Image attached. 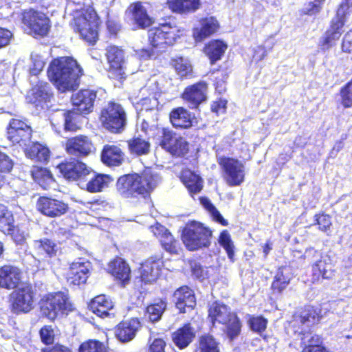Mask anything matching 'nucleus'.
I'll return each mask as SVG.
<instances>
[{
	"label": "nucleus",
	"instance_id": "nucleus-38",
	"mask_svg": "<svg viewBox=\"0 0 352 352\" xmlns=\"http://www.w3.org/2000/svg\"><path fill=\"white\" fill-rule=\"evenodd\" d=\"M224 329L223 331L229 339L230 342L235 340L241 333V322L234 312H228L223 319Z\"/></svg>",
	"mask_w": 352,
	"mask_h": 352
},
{
	"label": "nucleus",
	"instance_id": "nucleus-32",
	"mask_svg": "<svg viewBox=\"0 0 352 352\" xmlns=\"http://www.w3.org/2000/svg\"><path fill=\"white\" fill-rule=\"evenodd\" d=\"M161 267L156 261L146 260L139 268V278L144 284H151L155 282L160 276Z\"/></svg>",
	"mask_w": 352,
	"mask_h": 352
},
{
	"label": "nucleus",
	"instance_id": "nucleus-1",
	"mask_svg": "<svg viewBox=\"0 0 352 352\" xmlns=\"http://www.w3.org/2000/svg\"><path fill=\"white\" fill-rule=\"evenodd\" d=\"M161 181L158 173L149 168L142 172L125 174L120 176L116 182L119 194L126 199H146Z\"/></svg>",
	"mask_w": 352,
	"mask_h": 352
},
{
	"label": "nucleus",
	"instance_id": "nucleus-64",
	"mask_svg": "<svg viewBox=\"0 0 352 352\" xmlns=\"http://www.w3.org/2000/svg\"><path fill=\"white\" fill-rule=\"evenodd\" d=\"M107 32L110 38H116L121 30V25L119 23L112 19H107L106 21Z\"/></svg>",
	"mask_w": 352,
	"mask_h": 352
},
{
	"label": "nucleus",
	"instance_id": "nucleus-23",
	"mask_svg": "<svg viewBox=\"0 0 352 352\" xmlns=\"http://www.w3.org/2000/svg\"><path fill=\"white\" fill-rule=\"evenodd\" d=\"M346 6L343 5L338 9L336 16L331 20L330 28L323 36V44H332L340 38L348 15L345 14Z\"/></svg>",
	"mask_w": 352,
	"mask_h": 352
},
{
	"label": "nucleus",
	"instance_id": "nucleus-49",
	"mask_svg": "<svg viewBox=\"0 0 352 352\" xmlns=\"http://www.w3.org/2000/svg\"><path fill=\"white\" fill-rule=\"evenodd\" d=\"M177 133L168 128H162L161 130V135L159 138V145L168 152L170 148L174 144V142L178 138Z\"/></svg>",
	"mask_w": 352,
	"mask_h": 352
},
{
	"label": "nucleus",
	"instance_id": "nucleus-33",
	"mask_svg": "<svg viewBox=\"0 0 352 352\" xmlns=\"http://www.w3.org/2000/svg\"><path fill=\"white\" fill-rule=\"evenodd\" d=\"M25 147L24 152L28 158L43 164L49 162L51 151L46 144L34 142Z\"/></svg>",
	"mask_w": 352,
	"mask_h": 352
},
{
	"label": "nucleus",
	"instance_id": "nucleus-15",
	"mask_svg": "<svg viewBox=\"0 0 352 352\" xmlns=\"http://www.w3.org/2000/svg\"><path fill=\"white\" fill-rule=\"evenodd\" d=\"M98 91L91 88H82L72 94V107L79 115L85 116L93 112Z\"/></svg>",
	"mask_w": 352,
	"mask_h": 352
},
{
	"label": "nucleus",
	"instance_id": "nucleus-41",
	"mask_svg": "<svg viewBox=\"0 0 352 352\" xmlns=\"http://www.w3.org/2000/svg\"><path fill=\"white\" fill-rule=\"evenodd\" d=\"M292 278L291 269L289 267H280L272 284V289L278 293H281L289 285Z\"/></svg>",
	"mask_w": 352,
	"mask_h": 352
},
{
	"label": "nucleus",
	"instance_id": "nucleus-62",
	"mask_svg": "<svg viewBox=\"0 0 352 352\" xmlns=\"http://www.w3.org/2000/svg\"><path fill=\"white\" fill-rule=\"evenodd\" d=\"M149 229L159 241L170 232L168 228L158 222L151 226Z\"/></svg>",
	"mask_w": 352,
	"mask_h": 352
},
{
	"label": "nucleus",
	"instance_id": "nucleus-61",
	"mask_svg": "<svg viewBox=\"0 0 352 352\" xmlns=\"http://www.w3.org/2000/svg\"><path fill=\"white\" fill-rule=\"evenodd\" d=\"M204 52L210 59L211 64H214L220 59V45H205Z\"/></svg>",
	"mask_w": 352,
	"mask_h": 352
},
{
	"label": "nucleus",
	"instance_id": "nucleus-43",
	"mask_svg": "<svg viewBox=\"0 0 352 352\" xmlns=\"http://www.w3.org/2000/svg\"><path fill=\"white\" fill-rule=\"evenodd\" d=\"M166 298H158L156 302L148 305L146 309V314L151 322H157L162 318L167 308Z\"/></svg>",
	"mask_w": 352,
	"mask_h": 352
},
{
	"label": "nucleus",
	"instance_id": "nucleus-58",
	"mask_svg": "<svg viewBox=\"0 0 352 352\" xmlns=\"http://www.w3.org/2000/svg\"><path fill=\"white\" fill-rule=\"evenodd\" d=\"M157 45H149L147 47H142L135 50V56L140 60H147L156 58Z\"/></svg>",
	"mask_w": 352,
	"mask_h": 352
},
{
	"label": "nucleus",
	"instance_id": "nucleus-60",
	"mask_svg": "<svg viewBox=\"0 0 352 352\" xmlns=\"http://www.w3.org/2000/svg\"><path fill=\"white\" fill-rule=\"evenodd\" d=\"M3 232L10 234L16 245H22L25 241L24 232L16 227L14 223L9 230H4Z\"/></svg>",
	"mask_w": 352,
	"mask_h": 352
},
{
	"label": "nucleus",
	"instance_id": "nucleus-30",
	"mask_svg": "<svg viewBox=\"0 0 352 352\" xmlns=\"http://www.w3.org/2000/svg\"><path fill=\"white\" fill-rule=\"evenodd\" d=\"M195 338V332L190 322L183 324L171 334L174 344L179 349L187 348Z\"/></svg>",
	"mask_w": 352,
	"mask_h": 352
},
{
	"label": "nucleus",
	"instance_id": "nucleus-37",
	"mask_svg": "<svg viewBox=\"0 0 352 352\" xmlns=\"http://www.w3.org/2000/svg\"><path fill=\"white\" fill-rule=\"evenodd\" d=\"M166 5L173 13L186 14L198 10L201 3L200 0H167Z\"/></svg>",
	"mask_w": 352,
	"mask_h": 352
},
{
	"label": "nucleus",
	"instance_id": "nucleus-50",
	"mask_svg": "<svg viewBox=\"0 0 352 352\" xmlns=\"http://www.w3.org/2000/svg\"><path fill=\"white\" fill-rule=\"evenodd\" d=\"M160 243L164 251L170 254H178L181 249L179 241L170 232L160 241Z\"/></svg>",
	"mask_w": 352,
	"mask_h": 352
},
{
	"label": "nucleus",
	"instance_id": "nucleus-17",
	"mask_svg": "<svg viewBox=\"0 0 352 352\" xmlns=\"http://www.w3.org/2000/svg\"><path fill=\"white\" fill-rule=\"evenodd\" d=\"M221 166L225 172L224 179L230 186H239L244 182L245 166L240 161L221 157Z\"/></svg>",
	"mask_w": 352,
	"mask_h": 352
},
{
	"label": "nucleus",
	"instance_id": "nucleus-25",
	"mask_svg": "<svg viewBox=\"0 0 352 352\" xmlns=\"http://www.w3.org/2000/svg\"><path fill=\"white\" fill-rule=\"evenodd\" d=\"M115 304L110 296L99 294L94 297L89 302V310L101 318L113 316Z\"/></svg>",
	"mask_w": 352,
	"mask_h": 352
},
{
	"label": "nucleus",
	"instance_id": "nucleus-24",
	"mask_svg": "<svg viewBox=\"0 0 352 352\" xmlns=\"http://www.w3.org/2000/svg\"><path fill=\"white\" fill-rule=\"evenodd\" d=\"M140 327L141 323L139 319L137 318H131L120 321L114 327V333L119 341L125 343L135 338Z\"/></svg>",
	"mask_w": 352,
	"mask_h": 352
},
{
	"label": "nucleus",
	"instance_id": "nucleus-29",
	"mask_svg": "<svg viewBox=\"0 0 352 352\" xmlns=\"http://www.w3.org/2000/svg\"><path fill=\"white\" fill-rule=\"evenodd\" d=\"M53 92L50 84L38 80L30 89V102L35 106H41L50 102Z\"/></svg>",
	"mask_w": 352,
	"mask_h": 352
},
{
	"label": "nucleus",
	"instance_id": "nucleus-44",
	"mask_svg": "<svg viewBox=\"0 0 352 352\" xmlns=\"http://www.w3.org/2000/svg\"><path fill=\"white\" fill-rule=\"evenodd\" d=\"M12 160L5 153L0 151V188L9 184L8 175L13 168Z\"/></svg>",
	"mask_w": 352,
	"mask_h": 352
},
{
	"label": "nucleus",
	"instance_id": "nucleus-36",
	"mask_svg": "<svg viewBox=\"0 0 352 352\" xmlns=\"http://www.w3.org/2000/svg\"><path fill=\"white\" fill-rule=\"evenodd\" d=\"M169 120L175 129H189L192 126L190 112L183 107L173 109L169 114Z\"/></svg>",
	"mask_w": 352,
	"mask_h": 352
},
{
	"label": "nucleus",
	"instance_id": "nucleus-56",
	"mask_svg": "<svg viewBox=\"0 0 352 352\" xmlns=\"http://www.w3.org/2000/svg\"><path fill=\"white\" fill-rule=\"evenodd\" d=\"M41 342L45 345L52 344L54 342L55 334L51 325H45L39 330Z\"/></svg>",
	"mask_w": 352,
	"mask_h": 352
},
{
	"label": "nucleus",
	"instance_id": "nucleus-3",
	"mask_svg": "<svg viewBox=\"0 0 352 352\" xmlns=\"http://www.w3.org/2000/svg\"><path fill=\"white\" fill-rule=\"evenodd\" d=\"M320 315L316 308L306 306L304 309L296 312L289 322V327L294 333L300 336L301 345L304 347L302 352H329L320 345L318 336L312 335L310 328L319 321Z\"/></svg>",
	"mask_w": 352,
	"mask_h": 352
},
{
	"label": "nucleus",
	"instance_id": "nucleus-42",
	"mask_svg": "<svg viewBox=\"0 0 352 352\" xmlns=\"http://www.w3.org/2000/svg\"><path fill=\"white\" fill-rule=\"evenodd\" d=\"M129 151L131 154L140 156L146 155L150 151V142L141 136H135L127 140Z\"/></svg>",
	"mask_w": 352,
	"mask_h": 352
},
{
	"label": "nucleus",
	"instance_id": "nucleus-11",
	"mask_svg": "<svg viewBox=\"0 0 352 352\" xmlns=\"http://www.w3.org/2000/svg\"><path fill=\"white\" fill-rule=\"evenodd\" d=\"M32 129L25 119L12 118L6 128L7 139L14 146H27L32 136Z\"/></svg>",
	"mask_w": 352,
	"mask_h": 352
},
{
	"label": "nucleus",
	"instance_id": "nucleus-6",
	"mask_svg": "<svg viewBox=\"0 0 352 352\" xmlns=\"http://www.w3.org/2000/svg\"><path fill=\"white\" fill-rule=\"evenodd\" d=\"M21 22L29 34L36 38L47 36L51 28V21L47 14L32 8L22 10Z\"/></svg>",
	"mask_w": 352,
	"mask_h": 352
},
{
	"label": "nucleus",
	"instance_id": "nucleus-54",
	"mask_svg": "<svg viewBox=\"0 0 352 352\" xmlns=\"http://www.w3.org/2000/svg\"><path fill=\"white\" fill-rule=\"evenodd\" d=\"M248 324L252 331L261 335L266 329L267 320L261 316H252L248 319Z\"/></svg>",
	"mask_w": 352,
	"mask_h": 352
},
{
	"label": "nucleus",
	"instance_id": "nucleus-40",
	"mask_svg": "<svg viewBox=\"0 0 352 352\" xmlns=\"http://www.w3.org/2000/svg\"><path fill=\"white\" fill-rule=\"evenodd\" d=\"M30 175L34 181L44 189H47L54 182L51 171L47 168L38 165H33L32 166Z\"/></svg>",
	"mask_w": 352,
	"mask_h": 352
},
{
	"label": "nucleus",
	"instance_id": "nucleus-28",
	"mask_svg": "<svg viewBox=\"0 0 352 352\" xmlns=\"http://www.w3.org/2000/svg\"><path fill=\"white\" fill-rule=\"evenodd\" d=\"M126 11L131 16L133 23L140 29H145L153 23V19L149 16L143 3L140 1L130 3Z\"/></svg>",
	"mask_w": 352,
	"mask_h": 352
},
{
	"label": "nucleus",
	"instance_id": "nucleus-31",
	"mask_svg": "<svg viewBox=\"0 0 352 352\" xmlns=\"http://www.w3.org/2000/svg\"><path fill=\"white\" fill-rule=\"evenodd\" d=\"M199 27L192 29V37L195 42L204 41L214 33L218 28V21L213 17H204L199 19Z\"/></svg>",
	"mask_w": 352,
	"mask_h": 352
},
{
	"label": "nucleus",
	"instance_id": "nucleus-16",
	"mask_svg": "<svg viewBox=\"0 0 352 352\" xmlns=\"http://www.w3.org/2000/svg\"><path fill=\"white\" fill-rule=\"evenodd\" d=\"M173 302L179 314L191 312L197 306L195 292L188 285H182L177 288L172 295Z\"/></svg>",
	"mask_w": 352,
	"mask_h": 352
},
{
	"label": "nucleus",
	"instance_id": "nucleus-8",
	"mask_svg": "<svg viewBox=\"0 0 352 352\" xmlns=\"http://www.w3.org/2000/svg\"><path fill=\"white\" fill-rule=\"evenodd\" d=\"M13 289L9 296L11 312L16 315L30 312L34 307L36 289L30 283H25Z\"/></svg>",
	"mask_w": 352,
	"mask_h": 352
},
{
	"label": "nucleus",
	"instance_id": "nucleus-5",
	"mask_svg": "<svg viewBox=\"0 0 352 352\" xmlns=\"http://www.w3.org/2000/svg\"><path fill=\"white\" fill-rule=\"evenodd\" d=\"M211 236L212 231L203 223L195 220L188 221L181 234V239L189 251L208 247Z\"/></svg>",
	"mask_w": 352,
	"mask_h": 352
},
{
	"label": "nucleus",
	"instance_id": "nucleus-21",
	"mask_svg": "<svg viewBox=\"0 0 352 352\" xmlns=\"http://www.w3.org/2000/svg\"><path fill=\"white\" fill-rule=\"evenodd\" d=\"M90 275L89 264L86 262H73L67 268L65 278L70 287H80L86 283Z\"/></svg>",
	"mask_w": 352,
	"mask_h": 352
},
{
	"label": "nucleus",
	"instance_id": "nucleus-9",
	"mask_svg": "<svg viewBox=\"0 0 352 352\" xmlns=\"http://www.w3.org/2000/svg\"><path fill=\"white\" fill-rule=\"evenodd\" d=\"M100 120L103 127L109 132L120 133L126 124V114L120 104L110 102L107 107L101 110Z\"/></svg>",
	"mask_w": 352,
	"mask_h": 352
},
{
	"label": "nucleus",
	"instance_id": "nucleus-57",
	"mask_svg": "<svg viewBox=\"0 0 352 352\" xmlns=\"http://www.w3.org/2000/svg\"><path fill=\"white\" fill-rule=\"evenodd\" d=\"M200 204L203 206L205 210L210 213L213 220L220 223V212L215 208V206L211 203L210 199L206 197H200L199 198Z\"/></svg>",
	"mask_w": 352,
	"mask_h": 352
},
{
	"label": "nucleus",
	"instance_id": "nucleus-39",
	"mask_svg": "<svg viewBox=\"0 0 352 352\" xmlns=\"http://www.w3.org/2000/svg\"><path fill=\"white\" fill-rule=\"evenodd\" d=\"M194 145L189 143L183 136L179 135L174 144L170 148L169 153L175 157H187L190 154L197 151Z\"/></svg>",
	"mask_w": 352,
	"mask_h": 352
},
{
	"label": "nucleus",
	"instance_id": "nucleus-22",
	"mask_svg": "<svg viewBox=\"0 0 352 352\" xmlns=\"http://www.w3.org/2000/svg\"><path fill=\"white\" fill-rule=\"evenodd\" d=\"M305 257L310 258L314 257L320 258L316 260L312 265L313 277L315 280H319L320 277L323 279H329L333 275L331 263L328 262L329 259L322 257L320 254L314 248H308L305 252Z\"/></svg>",
	"mask_w": 352,
	"mask_h": 352
},
{
	"label": "nucleus",
	"instance_id": "nucleus-20",
	"mask_svg": "<svg viewBox=\"0 0 352 352\" xmlns=\"http://www.w3.org/2000/svg\"><path fill=\"white\" fill-rule=\"evenodd\" d=\"M107 272L120 285H127L131 277V270L129 264L122 257L116 256L107 264Z\"/></svg>",
	"mask_w": 352,
	"mask_h": 352
},
{
	"label": "nucleus",
	"instance_id": "nucleus-14",
	"mask_svg": "<svg viewBox=\"0 0 352 352\" xmlns=\"http://www.w3.org/2000/svg\"><path fill=\"white\" fill-rule=\"evenodd\" d=\"M36 208L41 214L49 218L60 217L69 211L67 203L62 199L46 195L38 198Z\"/></svg>",
	"mask_w": 352,
	"mask_h": 352
},
{
	"label": "nucleus",
	"instance_id": "nucleus-53",
	"mask_svg": "<svg viewBox=\"0 0 352 352\" xmlns=\"http://www.w3.org/2000/svg\"><path fill=\"white\" fill-rule=\"evenodd\" d=\"M14 217L8 208L0 204V231L9 230L12 227Z\"/></svg>",
	"mask_w": 352,
	"mask_h": 352
},
{
	"label": "nucleus",
	"instance_id": "nucleus-27",
	"mask_svg": "<svg viewBox=\"0 0 352 352\" xmlns=\"http://www.w3.org/2000/svg\"><path fill=\"white\" fill-rule=\"evenodd\" d=\"M125 154L120 144H107L100 153L101 162L107 166H120L124 161Z\"/></svg>",
	"mask_w": 352,
	"mask_h": 352
},
{
	"label": "nucleus",
	"instance_id": "nucleus-47",
	"mask_svg": "<svg viewBox=\"0 0 352 352\" xmlns=\"http://www.w3.org/2000/svg\"><path fill=\"white\" fill-rule=\"evenodd\" d=\"M198 346L200 352H219V342L209 333L199 336Z\"/></svg>",
	"mask_w": 352,
	"mask_h": 352
},
{
	"label": "nucleus",
	"instance_id": "nucleus-18",
	"mask_svg": "<svg viewBox=\"0 0 352 352\" xmlns=\"http://www.w3.org/2000/svg\"><path fill=\"white\" fill-rule=\"evenodd\" d=\"M177 36L176 25L170 22L160 23L148 31L150 44H170Z\"/></svg>",
	"mask_w": 352,
	"mask_h": 352
},
{
	"label": "nucleus",
	"instance_id": "nucleus-34",
	"mask_svg": "<svg viewBox=\"0 0 352 352\" xmlns=\"http://www.w3.org/2000/svg\"><path fill=\"white\" fill-rule=\"evenodd\" d=\"M112 181L113 179L109 175L96 173L93 169V173L85 182V189L90 193L100 192L107 188Z\"/></svg>",
	"mask_w": 352,
	"mask_h": 352
},
{
	"label": "nucleus",
	"instance_id": "nucleus-51",
	"mask_svg": "<svg viewBox=\"0 0 352 352\" xmlns=\"http://www.w3.org/2000/svg\"><path fill=\"white\" fill-rule=\"evenodd\" d=\"M34 243L37 250L41 253L46 254L50 257H52L56 255L57 245L52 239L43 238L35 241Z\"/></svg>",
	"mask_w": 352,
	"mask_h": 352
},
{
	"label": "nucleus",
	"instance_id": "nucleus-55",
	"mask_svg": "<svg viewBox=\"0 0 352 352\" xmlns=\"http://www.w3.org/2000/svg\"><path fill=\"white\" fill-rule=\"evenodd\" d=\"M341 104L345 108L352 106V80L347 82L340 91Z\"/></svg>",
	"mask_w": 352,
	"mask_h": 352
},
{
	"label": "nucleus",
	"instance_id": "nucleus-12",
	"mask_svg": "<svg viewBox=\"0 0 352 352\" xmlns=\"http://www.w3.org/2000/svg\"><path fill=\"white\" fill-rule=\"evenodd\" d=\"M63 147L65 152L78 159H82L95 153L96 148L90 137L86 135H77L67 138Z\"/></svg>",
	"mask_w": 352,
	"mask_h": 352
},
{
	"label": "nucleus",
	"instance_id": "nucleus-59",
	"mask_svg": "<svg viewBox=\"0 0 352 352\" xmlns=\"http://www.w3.org/2000/svg\"><path fill=\"white\" fill-rule=\"evenodd\" d=\"M208 319L214 327L216 322H219L220 317V303L218 301L213 302L208 307Z\"/></svg>",
	"mask_w": 352,
	"mask_h": 352
},
{
	"label": "nucleus",
	"instance_id": "nucleus-13",
	"mask_svg": "<svg viewBox=\"0 0 352 352\" xmlns=\"http://www.w3.org/2000/svg\"><path fill=\"white\" fill-rule=\"evenodd\" d=\"M109 64L108 72L111 79L122 81L126 79L124 54L121 47L109 45L105 54Z\"/></svg>",
	"mask_w": 352,
	"mask_h": 352
},
{
	"label": "nucleus",
	"instance_id": "nucleus-26",
	"mask_svg": "<svg viewBox=\"0 0 352 352\" xmlns=\"http://www.w3.org/2000/svg\"><path fill=\"white\" fill-rule=\"evenodd\" d=\"M22 278V272L16 266L4 264L0 266V287L13 289L18 287Z\"/></svg>",
	"mask_w": 352,
	"mask_h": 352
},
{
	"label": "nucleus",
	"instance_id": "nucleus-52",
	"mask_svg": "<svg viewBox=\"0 0 352 352\" xmlns=\"http://www.w3.org/2000/svg\"><path fill=\"white\" fill-rule=\"evenodd\" d=\"M77 113L74 108L72 110H67L64 113V130L65 131L76 132L80 129L77 121Z\"/></svg>",
	"mask_w": 352,
	"mask_h": 352
},
{
	"label": "nucleus",
	"instance_id": "nucleus-35",
	"mask_svg": "<svg viewBox=\"0 0 352 352\" xmlns=\"http://www.w3.org/2000/svg\"><path fill=\"white\" fill-rule=\"evenodd\" d=\"M180 179L192 197L199 193L204 188V180L193 171L186 169L181 173Z\"/></svg>",
	"mask_w": 352,
	"mask_h": 352
},
{
	"label": "nucleus",
	"instance_id": "nucleus-48",
	"mask_svg": "<svg viewBox=\"0 0 352 352\" xmlns=\"http://www.w3.org/2000/svg\"><path fill=\"white\" fill-rule=\"evenodd\" d=\"M221 248L225 250L230 263L236 261L235 253L236 248L230 233L227 230L221 231Z\"/></svg>",
	"mask_w": 352,
	"mask_h": 352
},
{
	"label": "nucleus",
	"instance_id": "nucleus-7",
	"mask_svg": "<svg viewBox=\"0 0 352 352\" xmlns=\"http://www.w3.org/2000/svg\"><path fill=\"white\" fill-rule=\"evenodd\" d=\"M43 314L50 320H54L59 314H67L74 308L68 295L62 292L45 295L40 301Z\"/></svg>",
	"mask_w": 352,
	"mask_h": 352
},
{
	"label": "nucleus",
	"instance_id": "nucleus-45",
	"mask_svg": "<svg viewBox=\"0 0 352 352\" xmlns=\"http://www.w3.org/2000/svg\"><path fill=\"white\" fill-rule=\"evenodd\" d=\"M170 64L181 78H187L192 76V67L188 60L179 56L172 58Z\"/></svg>",
	"mask_w": 352,
	"mask_h": 352
},
{
	"label": "nucleus",
	"instance_id": "nucleus-4",
	"mask_svg": "<svg viewBox=\"0 0 352 352\" xmlns=\"http://www.w3.org/2000/svg\"><path fill=\"white\" fill-rule=\"evenodd\" d=\"M78 14L74 17L73 23L75 32L79 33L80 38L89 44H96L99 39L100 17L93 6L80 8Z\"/></svg>",
	"mask_w": 352,
	"mask_h": 352
},
{
	"label": "nucleus",
	"instance_id": "nucleus-10",
	"mask_svg": "<svg viewBox=\"0 0 352 352\" xmlns=\"http://www.w3.org/2000/svg\"><path fill=\"white\" fill-rule=\"evenodd\" d=\"M59 172L67 181L76 182L78 184L87 181L93 169L78 158L65 160L57 166Z\"/></svg>",
	"mask_w": 352,
	"mask_h": 352
},
{
	"label": "nucleus",
	"instance_id": "nucleus-46",
	"mask_svg": "<svg viewBox=\"0 0 352 352\" xmlns=\"http://www.w3.org/2000/svg\"><path fill=\"white\" fill-rule=\"evenodd\" d=\"M77 352H109V348L98 340L89 339L80 343Z\"/></svg>",
	"mask_w": 352,
	"mask_h": 352
},
{
	"label": "nucleus",
	"instance_id": "nucleus-19",
	"mask_svg": "<svg viewBox=\"0 0 352 352\" xmlns=\"http://www.w3.org/2000/svg\"><path fill=\"white\" fill-rule=\"evenodd\" d=\"M207 84L199 81L187 86L181 95V98L186 102L191 109H197L199 105L206 100Z\"/></svg>",
	"mask_w": 352,
	"mask_h": 352
},
{
	"label": "nucleus",
	"instance_id": "nucleus-63",
	"mask_svg": "<svg viewBox=\"0 0 352 352\" xmlns=\"http://www.w3.org/2000/svg\"><path fill=\"white\" fill-rule=\"evenodd\" d=\"M166 343L163 338H155L148 346L147 352H166Z\"/></svg>",
	"mask_w": 352,
	"mask_h": 352
},
{
	"label": "nucleus",
	"instance_id": "nucleus-2",
	"mask_svg": "<svg viewBox=\"0 0 352 352\" xmlns=\"http://www.w3.org/2000/svg\"><path fill=\"white\" fill-rule=\"evenodd\" d=\"M50 80L60 91L76 90L80 85L83 69L69 56L54 58L47 69Z\"/></svg>",
	"mask_w": 352,
	"mask_h": 352
}]
</instances>
